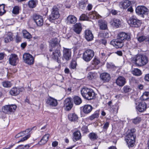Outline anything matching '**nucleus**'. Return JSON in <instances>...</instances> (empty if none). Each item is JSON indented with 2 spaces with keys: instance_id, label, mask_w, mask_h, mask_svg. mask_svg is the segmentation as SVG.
<instances>
[{
  "instance_id": "nucleus-1",
  "label": "nucleus",
  "mask_w": 149,
  "mask_h": 149,
  "mask_svg": "<svg viewBox=\"0 0 149 149\" xmlns=\"http://www.w3.org/2000/svg\"><path fill=\"white\" fill-rule=\"evenodd\" d=\"M132 63L138 66H143L146 65L148 60L147 57L145 55L139 54L131 58Z\"/></svg>"
},
{
  "instance_id": "nucleus-2",
  "label": "nucleus",
  "mask_w": 149,
  "mask_h": 149,
  "mask_svg": "<svg viewBox=\"0 0 149 149\" xmlns=\"http://www.w3.org/2000/svg\"><path fill=\"white\" fill-rule=\"evenodd\" d=\"M81 94L84 98L91 100L95 97V93L91 89L84 88L81 90Z\"/></svg>"
},
{
  "instance_id": "nucleus-3",
  "label": "nucleus",
  "mask_w": 149,
  "mask_h": 149,
  "mask_svg": "<svg viewBox=\"0 0 149 149\" xmlns=\"http://www.w3.org/2000/svg\"><path fill=\"white\" fill-rule=\"evenodd\" d=\"M94 55V52L92 49H88L86 50L84 52L82 58L86 62L90 61Z\"/></svg>"
},
{
  "instance_id": "nucleus-4",
  "label": "nucleus",
  "mask_w": 149,
  "mask_h": 149,
  "mask_svg": "<svg viewBox=\"0 0 149 149\" xmlns=\"http://www.w3.org/2000/svg\"><path fill=\"white\" fill-rule=\"evenodd\" d=\"M127 22L130 26L134 27H139L141 24V21L134 16L130 17L127 21Z\"/></svg>"
},
{
  "instance_id": "nucleus-5",
  "label": "nucleus",
  "mask_w": 149,
  "mask_h": 149,
  "mask_svg": "<svg viewBox=\"0 0 149 149\" xmlns=\"http://www.w3.org/2000/svg\"><path fill=\"white\" fill-rule=\"evenodd\" d=\"M58 8L56 6H54L52 9V11L50 15L49 19L50 21L58 19L60 17Z\"/></svg>"
},
{
  "instance_id": "nucleus-6",
  "label": "nucleus",
  "mask_w": 149,
  "mask_h": 149,
  "mask_svg": "<svg viewBox=\"0 0 149 149\" xmlns=\"http://www.w3.org/2000/svg\"><path fill=\"white\" fill-rule=\"evenodd\" d=\"M23 60L24 62L29 65L34 63V59L32 55L28 53H25L23 56Z\"/></svg>"
},
{
  "instance_id": "nucleus-7",
  "label": "nucleus",
  "mask_w": 149,
  "mask_h": 149,
  "mask_svg": "<svg viewBox=\"0 0 149 149\" xmlns=\"http://www.w3.org/2000/svg\"><path fill=\"white\" fill-rule=\"evenodd\" d=\"M17 107V106L14 104L6 105L2 107V110L3 112L6 113H8L14 111Z\"/></svg>"
},
{
  "instance_id": "nucleus-8",
  "label": "nucleus",
  "mask_w": 149,
  "mask_h": 149,
  "mask_svg": "<svg viewBox=\"0 0 149 149\" xmlns=\"http://www.w3.org/2000/svg\"><path fill=\"white\" fill-rule=\"evenodd\" d=\"M117 38L118 39L124 42L125 40H129L130 39V34L123 32L119 33L117 36Z\"/></svg>"
},
{
  "instance_id": "nucleus-9",
  "label": "nucleus",
  "mask_w": 149,
  "mask_h": 149,
  "mask_svg": "<svg viewBox=\"0 0 149 149\" xmlns=\"http://www.w3.org/2000/svg\"><path fill=\"white\" fill-rule=\"evenodd\" d=\"M33 18L38 26H40L43 24V20L42 16L38 15H34Z\"/></svg>"
},
{
  "instance_id": "nucleus-10",
  "label": "nucleus",
  "mask_w": 149,
  "mask_h": 149,
  "mask_svg": "<svg viewBox=\"0 0 149 149\" xmlns=\"http://www.w3.org/2000/svg\"><path fill=\"white\" fill-rule=\"evenodd\" d=\"M110 44L117 48H121L124 45V42L118 39V38L116 39L112 40Z\"/></svg>"
},
{
  "instance_id": "nucleus-11",
  "label": "nucleus",
  "mask_w": 149,
  "mask_h": 149,
  "mask_svg": "<svg viewBox=\"0 0 149 149\" xmlns=\"http://www.w3.org/2000/svg\"><path fill=\"white\" fill-rule=\"evenodd\" d=\"M135 130L134 129H132L131 130H128L127 131V134L125 138V140L126 142L130 143L129 140L131 139V137H134L136 138V136L134 134L135 132Z\"/></svg>"
},
{
  "instance_id": "nucleus-12",
  "label": "nucleus",
  "mask_w": 149,
  "mask_h": 149,
  "mask_svg": "<svg viewBox=\"0 0 149 149\" xmlns=\"http://www.w3.org/2000/svg\"><path fill=\"white\" fill-rule=\"evenodd\" d=\"M9 63L11 65L15 66L18 61V58L17 56L14 54H11L9 59Z\"/></svg>"
},
{
  "instance_id": "nucleus-13",
  "label": "nucleus",
  "mask_w": 149,
  "mask_h": 149,
  "mask_svg": "<svg viewBox=\"0 0 149 149\" xmlns=\"http://www.w3.org/2000/svg\"><path fill=\"white\" fill-rule=\"evenodd\" d=\"M148 9L143 6H138L136 9V12L139 15L147 14Z\"/></svg>"
},
{
  "instance_id": "nucleus-14",
  "label": "nucleus",
  "mask_w": 149,
  "mask_h": 149,
  "mask_svg": "<svg viewBox=\"0 0 149 149\" xmlns=\"http://www.w3.org/2000/svg\"><path fill=\"white\" fill-rule=\"evenodd\" d=\"M46 102L47 104L52 107H56L58 104L57 100L51 97L47 98Z\"/></svg>"
},
{
  "instance_id": "nucleus-15",
  "label": "nucleus",
  "mask_w": 149,
  "mask_h": 149,
  "mask_svg": "<svg viewBox=\"0 0 149 149\" xmlns=\"http://www.w3.org/2000/svg\"><path fill=\"white\" fill-rule=\"evenodd\" d=\"M72 105L73 104L71 102L70 98H68L65 100L64 106L66 111H69L71 109Z\"/></svg>"
},
{
  "instance_id": "nucleus-16",
  "label": "nucleus",
  "mask_w": 149,
  "mask_h": 149,
  "mask_svg": "<svg viewBox=\"0 0 149 149\" xmlns=\"http://www.w3.org/2000/svg\"><path fill=\"white\" fill-rule=\"evenodd\" d=\"M61 55V54L60 51L59 49H57L53 51L51 56L53 59L58 62L59 58Z\"/></svg>"
},
{
  "instance_id": "nucleus-17",
  "label": "nucleus",
  "mask_w": 149,
  "mask_h": 149,
  "mask_svg": "<svg viewBox=\"0 0 149 149\" xmlns=\"http://www.w3.org/2000/svg\"><path fill=\"white\" fill-rule=\"evenodd\" d=\"M77 21V18L74 16L70 15L68 16L66 19V22L68 24H74Z\"/></svg>"
},
{
  "instance_id": "nucleus-18",
  "label": "nucleus",
  "mask_w": 149,
  "mask_h": 149,
  "mask_svg": "<svg viewBox=\"0 0 149 149\" xmlns=\"http://www.w3.org/2000/svg\"><path fill=\"white\" fill-rule=\"evenodd\" d=\"M63 58L66 60H69L71 56V51L70 49L63 48Z\"/></svg>"
},
{
  "instance_id": "nucleus-19",
  "label": "nucleus",
  "mask_w": 149,
  "mask_h": 149,
  "mask_svg": "<svg viewBox=\"0 0 149 149\" xmlns=\"http://www.w3.org/2000/svg\"><path fill=\"white\" fill-rule=\"evenodd\" d=\"M116 82L117 85L120 86H122L126 83L125 79L123 76H119L116 80Z\"/></svg>"
},
{
  "instance_id": "nucleus-20",
  "label": "nucleus",
  "mask_w": 149,
  "mask_h": 149,
  "mask_svg": "<svg viewBox=\"0 0 149 149\" xmlns=\"http://www.w3.org/2000/svg\"><path fill=\"white\" fill-rule=\"evenodd\" d=\"M146 104L144 102H140L136 107L137 110L140 112L144 111L146 110Z\"/></svg>"
},
{
  "instance_id": "nucleus-21",
  "label": "nucleus",
  "mask_w": 149,
  "mask_h": 149,
  "mask_svg": "<svg viewBox=\"0 0 149 149\" xmlns=\"http://www.w3.org/2000/svg\"><path fill=\"white\" fill-rule=\"evenodd\" d=\"M122 20H120L117 18L113 19L111 22L112 25H113L116 28L119 27L121 26L122 24Z\"/></svg>"
},
{
  "instance_id": "nucleus-22",
  "label": "nucleus",
  "mask_w": 149,
  "mask_h": 149,
  "mask_svg": "<svg viewBox=\"0 0 149 149\" xmlns=\"http://www.w3.org/2000/svg\"><path fill=\"white\" fill-rule=\"evenodd\" d=\"M82 29L81 24L80 23H77L74 24L73 27V30L77 34L80 33Z\"/></svg>"
},
{
  "instance_id": "nucleus-23",
  "label": "nucleus",
  "mask_w": 149,
  "mask_h": 149,
  "mask_svg": "<svg viewBox=\"0 0 149 149\" xmlns=\"http://www.w3.org/2000/svg\"><path fill=\"white\" fill-rule=\"evenodd\" d=\"M85 38L87 40L90 41L93 39V36L91 31L86 30L85 31Z\"/></svg>"
},
{
  "instance_id": "nucleus-24",
  "label": "nucleus",
  "mask_w": 149,
  "mask_h": 149,
  "mask_svg": "<svg viewBox=\"0 0 149 149\" xmlns=\"http://www.w3.org/2000/svg\"><path fill=\"white\" fill-rule=\"evenodd\" d=\"M101 79L104 82H108L111 79L110 74L107 73H103L100 75Z\"/></svg>"
},
{
  "instance_id": "nucleus-25",
  "label": "nucleus",
  "mask_w": 149,
  "mask_h": 149,
  "mask_svg": "<svg viewBox=\"0 0 149 149\" xmlns=\"http://www.w3.org/2000/svg\"><path fill=\"white\" fill-rule=\"evenodd\" d=\"M82 111L85 114H88L92 111L93 107L90 105L86 104L82 107Z\"/></svg>"
},
{
  "instance_id": "nucleus-26",
  "label": "nucleus",
  "mask_w": 149,
  "mask_h": 149,
  "mask_svg": "<svg viewBox=\"0 0 149 149\" xmlns=\"http://www.w3.org/2000/svg\"><path fill=\"white\" fill-rule=\"evenodd\" d=\"M131 2L128 0H125L119 3V5L121 8H127L130 5Z\"/></svg>"
},
{
  "instance_id": "nucleus-27",
  "label": "nucleus",
  "mask_w": 149,
  "mask_h": 149,
  "mask_svg": "<svg viewBox=\"0 0 149 149\" xmlns=\"http://www.w3.org/2000/svg\"><path fill=\"white\" fill-rule=\"evenodd\" d=\"M13 34L12 33L9 32L6 34L4 36V41L5 43L8 42L13 40Z\"/></svg>"
},
{
  "instance_id": "nucleus-28",
  "label": "nucleus",
  "mask_w": 149,
  "mask_h": 149,
  "mask_svg": "<svg viewBox=\"0 0 149 149\" xmlns=\"http://www.w3.org/2000/svg\"><path fill=\"white\" fill-rule=\"evenodd\" d=\"M98 24L101 29L105 30L107 28V23L104 20H99L98 21Z\"/></svg>"
},
{
  "instance_id": "nucleus-29",
  "label": "nucleus",
  "mask_w": 149,
  "mask_h": 149,
  "mask_svg": "<svg viewBox=\"0 0 149 149\" xmlns=\"http://www.w3.org/2000/svg\"><path fill=\"white\" fill-rule=\"evenodd\" d=\"M49 136V134H45L43 136L40 141L38 142L39 144L40 145H43L46 143L48 140Z\"/></svg>"
},
{
  "instance_id": "nucleus-30",
  "label": "nucleus",
  "mask_w": 149,
  "mask_h": 149,
  "mask_svg": "<svg viewBox=\"0 0 149 149\" xmlns=\"http://www.w3.org/2000/svg\"><path fill=\"white\" fill-rule=\"evenodd\" d=\"M31 129H28L26 130L21 132L17 134L15 136V137L16 138H19L20 137L24 135H26L27 134L29 133L31 131Z\"/></svg>"
},
{
  "instance_id": "nucleus-31",
  "label": "nucleus",
  "mask_w": 149,
  "mask_h": 149,
  "mask_svg": "<svg viewBox=\"0 0 149 149\" xmlns=\"http://www.w3.org/2000/svg\"><path fill=\"white\" fill-rule=\"evenodd\" d=\"M58 43V39L57 38H54L52 39L50 42V45L52 47V49H49V51L52 52L53 50V48L56 46Z\"/></svg>"
},
{
  "instance_id": "nucleus-32",
  "label": "nucleus",
  "mask_w": 149,
  "mask_h": 149,
  "mask_svg": "<svg viewBox=\"0 0 149 149\" xmlns=\"http://www.w3.org/2000/svg\"><path fill=\"white\" fill-rule=\"evenodd\" d=\"M68 118L69 120L72 121H75L78 120V117L75 113H70L68 115Z\"/></svg>"
},
{
  "instance_id": "nucleus-33",
  "label": "nucleus",
  "mask_w": 149,
  "mask_h": 149,
  "mask_svg": "<svg viewBox=\"0 0 149 149\" xmlns=\"http://www.w3.org/2000/svg\"><path fill=\"white\" fill-rule=\"evenodd\" d=\"M90 17L92 19H96L100 18L101 16L95 11H92L89 15Z\"/></svg>"
},
{
  "instance_id": "nucleus-34",
  "label": "nucleus",
  "mask_w": 149,
  "mask_h": 149,
  "mask_svg": "<svg viewBox=\"0 0 149 149\" xmlns=\"http://www.w3.org/2000/svg\"><path fill=\"white\" fill-rule=\"evenodd\" d=\"M10 93L12 95L16 96L19 94V90L16 87L12 88L10 91Z\"/></svg>"
},
{
  "instance_id": "nucleus-35",
  "label": "nucleus",
  "mask_w": 149,
  "mask_h": 149,
  "mask_svg": "<svg viewBox=\"0 0 149 149\" xmlns=\"http://www.w3.org/2000/svg\"><path fill=\"white\" fill-rule=\"evenodd\" d=\"M97 77V74L95 72H90L88 74L87 77L89 80H93Z\"/></svg>"
},
{
  "instance_id": "nucleus-36",
  "label": "nucleus",
  "mask_w": 149,
  "mask_h": 149,
  "mask_svg": "<svg viewBox=\"0 0 149 149\" xmlns=\"http://www.w3.org/2000/svg\"><path fill=\"white\" fill-rule=\"evenodd\" d=\"M73 140L74 141L79 140L81 138V133L78 131L74 132L73 133Z\"/></svg>"
},
{
  "instance_id": "nucleus-37",
  "label": "nucleus",
  "mask_w": 149,
  "mask_h": 149,
  "mask_svg": "<svg viewBox=\"0 0 149 149\" xmlns=\"http://www.w3.org/2000/svg\"><path fill=\"white\" fill-rule=\"evenodd\" d=\"M22 33L23 36L24 38L29 39L32 37L31 35L26 30H23Z\"/></svg>"
},
{
  "instance_id": "nucleus-38",
  "label": "nucleus",
  "mask_w": 149,
  "mask_h": 149,
  "mask_svg": "<svg viewBox=\"0 0 149 149\" xmlns=\"http://www.w3.org/2000/svg\"><path fill=\"white\" fill-rule=\"evenodd\" d=\"M140 99L143 100H146L149 99V92H145L141 97Z\"/></svg>"
},
{
  "instance_id": "nucleus-39",
  "label": "nucleus",
  "mask_w": 149,
  "mask_h": 149,
  "mask_svg": "<svg viewBox=\"0 0 149 149\" xmlns=\"http://www.w3.org/2000/svg\"><path fill=\"white\" fill-rule=\"evenodd\" d=\"M74 103L76 105H79L82 102L81 98L78 96H75L73 98Z\"/></svg>"
},
{
  "instance_id": "nucleus-40",
  "label": "nucleus",
  "mask_w": 149,
  "mask_h": 149,
  "mask_svg": "<svg viewBox=\"0 0 149 149\" xmlns=\"http://www.w3.org/2000/svg\"><path fill=\"white\" fill-rule=\"evenodd\" d=\"M37 3L36 0H31L29 1L28 5L30 8H33L36 7Z\"/></svg>"
},
{
  "instance_id": "nucleus-41",
  "label": "nucleus",
  "mask_w": 149,
  "mask_h": 149,
  "mask_svg": "<svg viewBox=\"0 0 149 149\" xmlns=\"http://www.w3.org/2000/svg\"><path fill=\"white\" fill-rule=\"evenodd\" d=\"M135 139L134 137H132L131 139L129 140V141L130 142H126L129 147H132L134 146L135 142Z\"/></svg>"
},
{
  "instance_id": "nucleus-42",
  "label": "nucleus",
  "mask_w": 149,
  "mask_h": 149,
  "mask_svg": "<svg viewBox=\"0 0 149 149\" xmlns=\"http://www.w3.org/2000/svg\"><path fill=\"white\" fill-rule=\"evenodd\" d=\"M19 7L18 6H15L13 8L12 10V13L15 15H17L19 13Z\"/></svg>"
},
{
  "instance_id": "nucleus-43",
  "label": "nucleus",
  "mask_w": 149,
  "mask_h": 149,
  "mask_svg": "<svg viewBox=\"0 0 149 149\" xmlns=\"http://www.w3.org/2000/svg\"><path fill=\"white\" fill-rule=\"evenodd\" d=\"M88 137L91 140L93 141L96 139L98 137L97 134L93 132L90 133Z\"/></svg>"
},
{
  "instance_id": "nucleus-44",
  "label": "nucleus",
  "mask_w": 149,
  "mask_h": 149,
  "mask_svg": "<svg viewBox=\"0 0 149 149\" xmlns=\"http://www.w3.org/2000/svg\"><path fill=\"white\" fill-rule=\"evenodd\" d=\"M132 74L135 75L139 76L141 75V71L138 69H134L132 71Z\"/></svg>"
},
{
  "instance_id": "nucleus-45",
  "label": "nucleus",
  "mask_w": 149,
  "mask_h": 149,
  "mask_svg": "<svg viewBox=\"0 0 149 149\" xmlns=\"http://www.w3.org/2000/svg\"><path fill=\"white\" fill-rule=\"evenodd\" d=\"M2 84L4 87L9 88L11 86L12 84L9 81H5L2 82Z\"/></svg>"
},
{
  "instance_id": "nucleus-46",
  "label": "nucleus",
  "mask_w": 149,
  "mask_h": 149,
  "mask_svg": "<svg viewBox=\"0 0 149 149\" xmlns=\"http://www.w3.org/2000/svg\"><path fill=\"white\" fill-rule=\"evenodd\" d=\"M100 61L98 59L95 57L92 61V65L95 66L98 65L100 63Z\"/></svg>"
},
{
  "instance_id": "nucleus-47",
  "label": "nucleus",
  "mask_w": 149,
  "mask_h": 149,
  "mask_svg": "<svg viewBox=\"0 0 149 149\" xmlns=\"http://www.w3.org/2000/svg\"><path fill=\"white\" fill-rule=\"evenodd\" d=\"M5 5L2 4H0V15H3L6 12L4 10Z\"/></svg>"
},
{
  "instance_id": "nucleus-48",
  "label": "nucleus",
  "mask_w": 149,
  "mask_h": 149,
  "mask_svg": "<svg viewBox=\"0 0 149 149\" xmlns=\"http://www.w3.org/2000/svg\"><path fill=\"white\" fill-rule=\"evenodd\" d=\"M89 18L87 15L82 14L80 17L79 19L81 20H88Z\"/></svg>"
},
{
  "instance_id": "nucleus-49",
  "label": "nucleus",
  "mask_w": 149,
  "mask_h": 149,
  "mask_svg": "<svg viewBox=\"0 0 149 149\" xmlns=\"http://www.w3.org/2000/svg\"><path fill=\"white\" fill-rule=\"evenodd\" d=\"M99 116V114L98 113L95 112L90 116L89 118L91 120H93L94 119L97 118Z\"/></svg>"
},
{
  "instance_id": "nucleus-50",
  "label": "nucleus",
  "mask_w": 149,
  "mask_h": 149,
  "mask_svg": "<svg viewBox=\"0 0 149 149\" xmlns=\"http://www.w3.org/2000/svg\"><path fill=\"white\" fill-rule=\"evenodd\" d=\"M26 135V136L23 137L21 140H20L19 141L17 142V143H19L20 142H23V141L26 140L29 138V137H30V134L29 133L28 134H27Z\"/></svg>"
},
{
  "instance_id": "nucleus-51",
  "label": "nucleus",
  "mask_w": 149,
  "mask_h": 149,
  "mask_svg": "<svg viewBox=\"0 0 149 149\" xmlns=\"http://www.w3.org/2000/svg\"><path fill=\"white\" fill-rule=\"evenodd\" d=\"M141 120V118L139 117H136L132 120V122L134 124H137L139 123Z\"/></svg>"
},
{
  "instance_id": "nucleus-52",
  "label": "nucleus",
  "mask_w": 149,
  "mask_h": 149,
  "mask_svg": "<svg viewBox=\"0 0 149 149\" xmlns=\"http://www.w3.org/2000/svg\"><path fill=\"white\" fill-rule=\"evenodd\" d=\"M138 40L140 42H143L144 40L146 42H147V37H146L144 36L139 37L138 38Z\"/></svg>"
},
{
  "instance_id": "nucleus-53",
  "label": "nucleus",
  "mask_w": 149,
  "mask_h": 149,
  "mask_svg": "<svg viewBox=\"0 0 149 149\" xmlns=\"http://www.w3.org/2000/svg\"><path fill=\"white\" fill-rule=\"evenodd\" d=\"M76 66V62L75 61H72L70 64V68L74 69Z\"/></svg>"
},
{
  "instance_id": "nucleus-54",
  "label": "nucleus",
  "mask_w": 149,
  "mask_h": 149,
  "mask_svg": "<svg viewBox=\"0 0 149 149\" xmlns=\"http://www.w3.org/2000/svg\"><path fill=\"white\" fill-rule=\"evenodd\" d=\"M123 91L125 93H127L129 92L130 88L129 87L127 86H125L123 87Z\"/></svg>"
},
{
  "instance_id": "nucleus-55",
  "label": "nucleus",
  "mask_w": 149,
  "mask_h": 149,
  "mask_svg": "<svg viewBox=\"0 0 149 149\" xmlns=\"http://www.w3.org/2000/svg\"><path fill=\"white\" fill-rule=\"evenodd\" d=\"M109 125V123L108 122H107L103 126V128L107 130L108 127Z\"/></svg>"
},
{
  "instance_id": "nucleus-56",
  "label": "nucleus",
  "mask_w": 149,
  "mask_h": 149,
  "mask_svg": "<svg viewBox=\"0 0 149 149\" xmlns=\"http://www.w3.org/2000/svg\"><path fill=\"white\" fill-rule=\"evenodd\" d=\"M31 144H27L24 146L23 147L24 149H29L31 146Z\"/></svg>"
},
{
  "instance_id": "nucleus-57",
  "label": "nucleus",
  "mask_w": 149,
  "mask_h": 149,
  "mask_svg": "<svg viewBox=\"0 0 149 149\" xmlns=\"http://www.w3.org/2000/svg\"><path fill=\"white\" fill-rule=\"evenodd\" d=\"M144 79L146 81H149V74L145 75Z\"/></svg>"
},
{
  "instance_id": "nucleus-58",
  "label": "nucleus",
  "mask_w": 149,
  "mask_h": 149,
  "mask_svg": "<svg viewBox=\"0 0 149 149\" xmlns=\"http://www.w3.org/2000/svg\"><path fill=\"white\" fill-rule=\"evenodd\" d=\"M58 145V142L57 141H54L52 143V145L53 147H56Z\"/></svg>"
},
{
  "instance_id": "nucleus-59",
  "label": "nucleus",
  "mask_w": 149,
  "mask_h": 149,
  "mask_svg": "<svg viewBox=\"0 0 149 149\" xmlns=\"http://www.w3.org/2000/svg\"><path fill=\"white\" fill-rule=\"evenodd\" d=\"M111 12L112 14L113 15H116L117 13V11L114 10H112Z\"/></svg>"
},
{
  "instance_id": "nucleus-60",
  "label": "nucleus",
  "mask_w": 149,
  "mask_h": 149,
  "mask_svg": "<svg viewBox=\"0 0 149 149\" xmlns=\"http://www.w3.org/2000/svg\"><path fill=\"white\" fill-rule=\"evenodd\" d=\"M4 56V54L3 53H0V60L3 59Z\"/></svg>"
},
{
  "instance_id": "nucleus-61",
  "label": "nucleus",
  "mask_w": 149,
  "mask_h": 149,
  "mask_svg": "<svg viewBox=\"0 0 149 149\" xmlns=\"http://www.w3.org/2000/svg\"><path fill=\"white\" fill-rule=\"evenodd\" d=\"M16 40L17 42H18L21 40V38L17 36H16Z\"/></svg>"
},
{
  "instance_id": "nucleus-62",
  "label": "nucleus",
  "mask_w": 149,
  "mask_h": 149,
  "mask_svg": "<svg viewBox=\"0 0 149 149\" xmlns=\"http://www.w3.org/2000/svg\"><path fill=\"white\" fill-rule=\"evenodd\" d=\"M26 45V42H24L22 43L21 45V46L23 48H24Z\"/></svg>"
},
{
  "instance_id": "nucleus-63",
  "label": "nucleus",
  "mask_w": 149,
  "mask_h": 149,
  "mask_svg": "<svg viewBox=\"0 0 149 149\" xmlns=\"http://www.w3.org/2000/svg\"><path fill=\"white\" fill-rule=\"evenodd\" d=\"M109 35L108 32H106L104 33V36L105 38H108L109 37Z\"/></svg>"
},
{
  "instance_id": "nucleus-64",
  "label": "nucleus",
  "mask_w": 149,
  "mask_h": 149,
  "mask_svg": "<svg viewBox=\"0 0 149 149\" xmlns=\"http://www.w3.org/2000/svg\"><path fill=\"white\" fill-rule=\"evenodd\" d=\"M15 149H24L23 146L21 145L18 146Z\"/></svg>"
}]
</instances>
